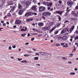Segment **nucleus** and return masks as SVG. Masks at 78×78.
<instances>
[{
	"instance_id": "69168bd1",
	"label": "nucleus",
	"mask_w": 78,
	"mask_h": 78,
	"mask_svg": "<svg viewBox=\"0 0 78 78\" xmlns=\"http://www.w3.org/2000/svg\"><path fill=\"white\" fill-rule=\"evenodd\" d=\"M70 37H71V38H74V36H71Z\"/></svg>"
},
{
	"instance_id": "5fc2aeb1",
	"label": "nucleus",
	"mask_w": 78,
	"mask_h": 78,
	"mask_svg": "<svg viewBox=\"0 0 78 78\" xmlns=\"http://www.w3.org/2000/svg\"><path fill=\"white\" fill-rule=\"evenodd\" d=\"M21 36L22 37H25V35H24V34H21Z\"/></svg>"
},
{
	"instance_id": "49530a36",
	"label": "nucleus",
	"mask_w": 78,
	"mask_h": 78,
	"mask_svg": "<svg viewBox=\"0 0 78 78\" xmlns=\"http://www.w3.org/2000/svg\"><path fill=\"white\" fill-rule=\"evenodd\" d=\"M62 59H63V60H64V59H66H66H67V58H65V57H62Z\"/></svg>"
},
{
	"instance_id": "ea45409f",
	"label": "nucleus",
	"mask_w": 78,
	"mask_h": 78,
	"mask_svg": "<svg viewBox=\"0 0 78 78\" xmlns=\"http://www.w3.org/2000/svg\"><path fill=\"white\" fill-rule=\"evenodd\" d=\"M2 2L3 3H5V2H6V0H2Z\"/></svg>"
},
{
	"instance_id": "6e6552de",
	"label": "nucleus",
	"mask_w": 78,
	"mask_h": 78,
	"mask_svg": "<svg viewBox=\"0 0 78 78\" xmlns=\"http://www.w3.org/2000/svg\"><path fill=\"white\" fill-rule=\"evenodd\" d=\"M24 12V10H22V9H20L18 13L20 15H22V14L23 13V12Z\"/></svg>"
},
{
	"instance_id": "39448f33",
	"label": "nucleus",
	"mask_w": 78,
	"mask_h": 78,
	"mask_svg": "<svg viewBox=\"0 0 78 78\" xmlns=\"http://www.w3.org/2000/svg\"><path fill=\"white\" fill-rule=\"evenodd\" d=\"M62 13H63V11L61 10L58 11L54 12V14H60V15H62Z\"/></svg>"
},
{
	"instance_id": "79ce46f5",
	"label": "nucleus",
	"mask_w": 78,
	"mask_h": 78,
	"mask_svg": "<svg viewBox=\"0 0 78 78\" xmlns=\"http://www.w3.org/2000/svg\"><path fill=\"white\" fill-rule=\"evenodd\" d=\"M70 20H75V18H74L70 17L69 18Z\"/></svg>"
},
{
	"instance_id": "4468645a",
	"label": "nucleus",
	"mask_w": 78,
	"mask_h": 78,
	"mask_svg": "<svg viewBox=\"0 0 78 78\" xmlns=\"http://www.w3.org/2000/svg\"><path fill=\"white\" fill-rule=\"evenodd\" d=\"M75 28V26H73L72 27L69 29V31L70 33H72V31L73 30V29Z\"/></svg>"
},
{
	"instance_id": "e433bc0d",
	"label": "nucleus",
	"mask_w": 78,
	"mask_h": 78,
	"mask_svg": "<svg viewBox=\"0 0 78 78\" xmlns=\"http://www.w3.org/2000/svg\"><path fill=\"white\" fill-rule=\"evenodd\" d=\"M38 57H35L34 58V60H38Z\"/></svg>"
},
{
	"instance_id": "13d9d810",
	"label": "nucleus",
	"mask_w": 78,
	"mask_h": 78,
	"mask_svg": "<svg viewBox=\"0 0 78 78\" xmlns=\"http://www.w3.org/2000/svg\"><path fill=\"white\" fill-rule=\"evenodd\" d=\"M34 40V38H32L31 39V41H33Z\"/></svg>"
},
{
	"instance_id": "603ef678",
	"label": "nucleus",
	"mask_w": 78,
	"mask_h": 78,
	"mask_svg": "<svg viewBox=\"0 0 78 78\" xmlns=\"http://www.w3.org/2000/svg\"><path fill=\"white\" fill-rule=\"evenodd\" d=\"M12 47L13 48H15L16 47V45H13L12 46Z\"/></svg>"
},
{
	"instance_id": "a19ab883",
	"label": "nucleus",
	"mask_w": 78,
	"mask_h": 78,
	"mask_svg": "<svg viewBox=\"0 0 78 78\" xmlns=\"http://www.w3.org/2000/svg\"><path fill=\"white\" fill-rule=\"evenodd\" d=\"M65 44V43H62L60 44V45H61V46H64V45Z\"/></svg>"
},
{
	"instance_id": "423d86ee",
	"label": "nucleus",
	"mask_w": 78,
	"mask_h": 78,
	"mask_svg": "<svg viewBox=\"0 0 78 78\" xmlns=\"http://www.w3.org/2000/svg\"><path fill=\"white\" fill-rule=\"evenodd\" d=\"M39 11H40V12H42L45 9V8L42 6H41L39 7Z\"/></svg>"
},
{
	"instance_id": "7ed1b4c3",
	"label": "nucleus",
	"mask_w": 78,
	"mask_h": 78,
	"mask_svg": "<svg viewBox=\"0 0 78 78\" xmlns=\"http://www.w3.org/2000/svg\"><path fill=\"white\" fill-rule=\"evenodd\" d=\"M67 5L69 6V8H72V6L73 5V2L71 1H68L67 2Z\"/></svg>"
},
{
	"instance_id": "ddd939ff",
	"label": "nucleus",
	"mask_w": 78,
	"mask_h": 78,
	"mask_svg": "<svg viewBox=\"0 0 78 78\" xmlns=\"http://www.w3.org/2000/svg\"><path fill=\"white\" fill-rule=\"evenodd\" d=\"M38 25L39 27H43L44 25V23H38Z\"/></svg>"
},
{
	"instance_id": "2eb2a0df",
	"label": "nucleus",
	"mask_w": 78,
	"mask_h": 78,
	"mask_svg": "<svg viewBox=\"0 0 78 78\" xmlns=\"http://www.w3.org/2000/svg\"><path fill=\"white\" fill-rule=\"evenodd\" d=\"M56 28V25H55V27H54L52 28L51 29L49 30V33H51V32H52V31H53V30H54Z\"/></svg>"
},
{
	"instance_id": "1a4fd4ad",
	"label": "nucleus",
	"mask_w": 78,
	"mask_h": 78,
	"mask_svg": "<svg viewBox=\"0 0 78 78\" xmlns=\"http://www.w3.org/2000/svg\"><path fill=\"white\" fill-rule=\"evenodd\" d=\"M14 3V1H9L7 2V5L9 6V5H12V4Z\"/></svg>"
},
{
	"instance_id": "864d4df0",
	"label": "nucleus",
	"mask_w": 78,
	"mask_h": 78,
	"mask_svg": "<svg viewBox=\"0 0 78 78\" xmlns=\"http://www.w3.org/2000/svg\"><path fill=\"white\" fill-rule=\"evenodd\" d=\"M23 61H24L23 63H27V60H23Z\"/></svg>"
},
{
	"instance_id": "bb28decb",
	"label": "nucleus",
	"mask_w": 78,
	"mask_h": 78,
	"mask_svg": "<svg viewBox=\"0 0 78 78\" xmlns=\"http://www.w3.org/2000/svg\"><path fill=\"white\" fill-rule=\"evenodd\" d=\"M7 16L9 17H12V15H11V14L9 13L7 14Z\"/></svg>"
},
{
	"instance_id": "9d476101",
	"label": "nucleus",
	"mask_w": 78,
	"mask_h": 78,
	"mask_svg": "<svg viewBox=\"0 0 78 78\" xmlns=\"http://www.w3.org/2000/svg\"><path fill=\"white\" fill-rule=\"evenodd\" d=\"M37 6L35 5H33L32 7V10H33L34 11H37V9L36 7Z\"/></svg>"
},
{
	"instance_id": "052dcab7",
	"label": "nucleus",
	"mask_w": 78,
	"mask_h": 78,
	"mask_svg": "<svg viewBox=\"0 0 78 78\" xmlns=\"http://www.w3.org/2000/svg\"><path fill=\"white\" fill-rule=\"evenodd\" d=\"M18 60H19V61H21V60H22V58H18Z\"/></svg>"
},
{
	"instance_id": "0e129e2a",
	"label": "nucleus",
	"mask_w": 78,
	"mask_h": 78,
	"mask_svg": "<svg viewBox=\"0 0 78 78\" xmlns=\"http://www.w3.org/2000/svg\"><path fill=\"white\" fill-rule=\"evenodd\" d=\"M70 11V9L69 10H66V11H67V12H69V11Z\"/></svg>"
},
{
	"instance_id": "f03ea898",
	"label": "nucleus",
	"mask_w": 78,
	"mask_h": 78,
	"mask_svg": "<svg viewBox=\"0 0 78 78\" xmlns=\"http://www.w3.org/2000/svg\"><path fill=\"white\" fill-rule=\"evenodd\" d=\"M43 16H42V18L43 20H45L46 18L45 17H47L51 15V13L48 12H46L42 13Z\"/></svg>"
},
{
	"instance_id": "c9c22d12",
	"label": "nucleus",
	"mask_w": 78,
	"mask_h": 78,
	"mask_svg": "<svg viewBox=\"0 0 78 78\" xmlns=\"http://www.w3.org/2000/svg\"><path fill=\"white\" fill-rule=\"evenodd\" d=\"M76 39H78V36H76V37H74V40H76Z\"/></svg>"
},
{
	"instance_id": "6ab92c4d",
	"label": "nucleus",
	"mask_w": 78,
	"mask_h": 78,
	"mask_svg": "<svg viewBox=\"0 0 78 78\" xmlns=\"http://www.w3.org/2000/svg\"><path fill=\"white\" fill-rule=\"evenodd\" d=\"M25 29H21V31H27V27H25Z\"/></svg>"
},
{
	"instance_id": "4d7b16f0",
	"label": "nucleus",
	"mask_w": 78,
	"mask_h": 78,
	"mask_svg": "<svg viewBox=\"0 0 78 78\" xmlns=\"http://www.w3.org/2000/svg\"><path fill=\"white\" fill-rule=\"evenodd\" d=\"M76 33V34H78V30H76L75 31Z\"/></svg>"
},
{
	"instance_id": "9b49d317",
	"label": "nucleus",
	"mask_w": 78,
	"mask_h": 78,
	"mask_svg": "<svg viewBox=\"0 0 78 78\" xmlns=\"http://www.w3.org/2000/svg\"><path fill=\"white\" fill-rule=\"evenodd\" d=\"M31 3V2L29 1H27L26 2V4L27 7H28L29 5H30V4Z\"/></svg>"
},
{
	"instance_id": "f8f14e48",
	"label": "nucleus",
	"mask_w": 78,
	"mask_h": 78,
	"mask_svg": "<svg viewBox=\"0 0 78 78\" xmlns=\"http://www.w3.org/2000/svg\"><path fill=\"white\" fill-rule=\"evenodd\" d=\"M48 28H49L48 27H43L42 29L43 31H47V30H49Z\"/></svg>"
},
{
	"instance_id": "473e14b6",
	"label": "nucleus",
	"mask_w": 78,
	"mask_h": 78,
	"mask_svg": "<svg viewBox=\"0 0 78 78\" xmlns=\"http://www.w3.org/2000/svg\"><path fill=\"white\" fill-rule=\"evenodd\" d=\"M0 6L1 8H3V7L4 6V4H3V3L1 5H0Z\"/></svg>"
},
{
	"instance_id": "6e6d98bb",
	"label": "nucleus",
	"mask_w": 78,
	"mask_h": 78,
	"mask_svg": "<svg viewBox=\"0 0 78 78\" xmlns=\"http://www.w3.org/2000/svg\"><path fill=\"white\" fill-rule=\"evenodd\" d=\"M6 23H4L3 24V26H5V27H6Z\"/></svg>"
},
{
	"instance_id": "4c0bfd02",
	"label": "nucleus",
	"mask_w": 78,
	"mask_h": 78,
	"mask_svg": "<svg viewBox=\"0 0 78 78\" xmlns=\"http://www.w3.org/2000/svg\"><path fill=\"white\" fill-rule=\"evenodd\" d=\"M35 55L36 56H37H37H40V55H39V54L37 52H36V53H35Z\"/></svg>"
},
{
	"instance_id": "7c9ffc66",
	"label": "nucleus",
	"mask_w": 78,
	"mask_h": 78,
	"mask_svg": "<svg viewBox=\"0 0 78 78\" xmlns=\"http://www.w3.org/2000/svg\"><path fill=\"white\" fill-rule=\"evenodd\" d=\"M75 73H70V75H75Z\"/></svg>"
},
{
	"instance_id": "bf43d9fd",
	"label": "nucleus",
	"mask_w": 78,
	"mask_h": 78,
	"mask_svg": "<svg viewBox=\"0 0 78 78\" xmlns=\"http://www.w3.org/2000/svg\"><path fill=\"white\" fill-rule=\"evenodd\" d=\"M75 45H76L77 46V47H78V43H75Z\"/></svg>"
},
{
	"instance_id": "b1692460",
	"label": "nucleus",
	"mask_w": 78,
	"mask_h": 78,
	"mask_svg": "<svg viewBox=\"0 0 78 78\" xmlns=\"http://www.w3.org/2000/svg\"><path fill=\"white\" fill-rule=\"evenodd\" d=\"M69 15V12H66L65 13V16H67Z\"/></svg>"
},
{
	"instance_id": "0eeeda50",
	"label": "nucleus",
	"mask_w": 78,
	"mask_h": 78,
	"mask_svg": "<svg viewBox=\"0 0 78 78\" xmlns=\"http://www.w3.org/2000/svg\"><path fill=\"white\" fill-rule=\"evenodd\" d=\"M21 22H22V21L19 20H16V21H15V23L17 25H19V24H20Z\"/></svg>"
},
{
	"instance_id": "a878e982",
	"label": "nucleus",
	"mask_w": 78,
	"mask_h": 78,
	"mask_svg": "<svg viewBox=\"0 0 78 78\" xmlns=\"http://www.w3.org/2000/svg\"><path fill=\"white\" fill-rule=\"evenodd\" d=\"M66 32V30L65 29L63 30H62V31L61 32V34H63V33H64Z\"/></svg>"
},
{
	"instance_id": "393cba45",
	"label": "nucleus",
	"mask_w": 78,
	"mask_h": 78,
	"mask_svg": "<svg viewBox=\"0 0 78 78\" xmlns=\"http://www.w3.org/2000/svg\"><path fill=\"white\" fill-rule=\"evenodd\" d=\"M57 17H58L59 21H61V16L59 15H57Z\"/></svg>"
},
{
	"instance_id": "a211bd4d",
	"label": "nucleus",
	"mask_w": 78,
	"mask_h": 78,
	"mask_svg": "<svg viewBox=\"0 0 78 78\" xmlns=\"http://www.w3.org/2000/svg\"><path fill=\"white\" fill-rule=\"evenodd\" d=\"M15 8H16V6L15 5H14L13 6V7H12V8L11 9V11H12V12H13L14 11Z\"/></svg>"
},
{
	"instance_id": "774afa93",
	"label": "nucleus",
	"mask_w": 78,
	"mask_h": 78,
	"mask_svg": "<svg viewBox=\"0 0 78 78\" xmlns=\"http://www.w3.org/2000/svg\"><path fill=\"white\" fill-rule=\"evenodd\" d=\"M25 45H28L29 44V43L27 42L25 44Z\"/></svg>"
},
{
	"instance_id": "f257e3e1",
	"label": "nucleus",
	"mask_w": 78,
	"mask_h": 78,
	"mask_svg": "<svg viewBox=\"0 0 78 78\" xmlns=\"http://www.w3.org/2000/svg\"><path fill=\"white\" fill-rule=\"evenodd\" d=\"M33 15L36 16L37 15V13H34L32 12H26L25 15L23 16V17H28L30 16H33Z\"/></svg>"
},
{
	"instance_id": "72a5a7b5",
	"label": "nucleus",
	"mask_w": 78,
	"mask_h": 78,
	"mask_svg": "<svg viewBox=\"0 0 78 78\" xmlns=\"http://www.w3.org/2000/svg\"><path fill=\"white\" fill-rule=\"evenodd\" d=\"M62 2L61 0L58 1V3L60 4V5H62Z\"/></svg>"
},
{
	"instance_id": "680f3d73",
	"label": "nucleus",
	"mask_w": 78,
	"mask_h": 78,
	"mask_svg": "<svg viewBox=\"0 0 78 78\" xmlns=\"http://www.w3.org/2000/svg\"><path fill=\"white\" fill-rule=\"evenodd\" d=\"M53 8H52L51 9H50V11H53Z\"/></svg>"
},
{
	"instance_id": "cd10ccee",
	"label": "nucleus",
	"mask_w": 78,
	"mask_h": 78,
	"mask_svg": "<svg viewBox=\"0 0 78 78\" xmlns=\"http://www.w3.org/2000/svg\"><path fill=\"white\" fill-rule=\"evenodd\" d=\"M73 14L74 16H75L76 17H78V15H77V14H76V13L75 12L73 13Z\"/></svg>"
},
{
	"instance_id": "a18cd8bd",
	"label": "nucleus",
	"mask_w": 78,
	"mask_h": 78,
	"mask_svg": "<svg viewBox=\"0 0 78 78\" xmlns=\"http://www.w3.org/2000/svg\"><path fill=\"white\" fill-rule=\"evenodd\" d=\"M7 18H8V16L6 15L5 17H4V19H6Z\"/></svg>"
},
{
	"instance_id": "37998d69",
	"label": "nucleus",
	"mask_w": 78,
	"mask_h": 78,
	"mask_svg": "<svg viewBox=\"0 0 78 78\" xmlns=\"http://www.w3.org/2000/svg\"><path fill=\"white\" fill-rule=\"evenodd\" d=\"M67 22H68L69 23V21H68V20H66V21H65L64 23H67Z\"/></svg>"
},
{
	"instance_id": "2f4dec72",
	"label": "nucleus",
	"mask_w": 78,
	"mask_h": 78,
	"mask_svg": "<svg viewBox=\"0 0 78 78\" xmlns=\"http://www.w3.org/2000/svg\"><path fill=\"white\" fill-rule=\"evenodd\" d=\"M54 25V22H52L50 23V25L51 26H53Z\"/></svg>"
},
{
	"instance_id": "412c9836",
	"label": "nucleus",
	"mask_w": 78,
	"mask_h": 78,
	"mask_svg": "<svg viewBox=\"0 0 78 78\" xmlns=\"http://www.w3.org/2000/svg\"><path fill=\"white\" fill-rule=\"evenodd\" d=\"M18 8L19 9H22V5L20 3H19L18 5Z\"/></svg>"
},
{
	"instance_id": "5701e85b",
	"label": "nucleus",
	"mask_w": 78,
	"mask_h": 78,
	"mask_svg": "<svg viewBox=\"0 0 78 78\" xmlns=\"http://www.w3.org/2000/svg\"><path fill=\"white\" fill-rule=\"evenodd\" d=\"M59 32V30H57L55 31L54 34H57Z\"/></svg>"
},
{
	"instance_id": "3c124183",
	"label": "nucleus",
	"mask_w": 78,
	"mask_h": 78,
	"mask_svg": "<svg viewBox=\"0 0 78 78\" xmlns=\"http://www.w3.org/2000/svg\"><path fill=\"white\" fill-rule=\"evenodd\" d=\"M9 50H11L12 49V47H11V46H10L9 47Z\"/></svg>"
},
{
	"instance_id": "e2e57ef3",
	"label": "nucleus",
	"mask_w": 78,
	"mask_h": 78,
	"mask_svg": "<svg viewBox=\"0 0 78 78\" xmlns=\"http://www.w3.org/2000/svg\"><path fill=\"white\" fill-rule=\"evenodd\" d=\"M69 55H70V56H71V57L73 56V54H70Z\"/></svg>"
},
{
	"instance_id": "20e7f679",
	"label": "nucleus",
	"mask_w": 78,
	"mask_h": 78,
	"mask_svg": "<svg viewBox=\"0 0 78 78\" xmlns=\"http://www.w3.org/2000/svg\"><path fill=\"white\" fill-rule=\"evenodd\" d=\"M48 10H50L51 9V7L53 6V3L51 2H48Z\"/></svg>"
},
{
	"instance_id": "dca6fc26",
	"label": "nucleus",
	"mask_w": 78,
	"mask_h": 78,
	"mask_svg": "<svg viewBox=\"0 0 78 78\" xmlns=\"http://www.w3.org/2000/svg\"><path fill=\"white\" fill-rule=\"evenodd\" d=\"M62 47L63 48H67L68 47V44H67L65 43V44L63 46H62Z\"/></svg>"
},
{
	"instance_id": "8fccbe9b",
	"label": "nucleus",
	"mask_w": 78,
	"mask_h": 78,
	"mask_svg": "<svg viewBox=\"0 0 78 78\" xmlns=\"http://www.w3.org/2000/svg\"><path fill=\"white\" fill-rule=\"evenodd\" d=\"M65 29L66 31H69V29L68 28H66Z\"/></svg>"
},
{
	"instance_id": "4be33fe9",
	"label": "nucleus",
	"mask_w": 78,
	"mask_h": 78,
	"mask_svg": "<svg viewBox=\"0 0 78 78\" xmlns=\"http://www.w3.org/2000/svg\"><path fill=\"white\" fill-rule=\"evenodd\" d=\"M48 2H43V5H45L46 6H48Z\"/></svg>"
},
{
	"instance_id": "f3484780",
	"label": "nucleus",
	"mask_w": 78,
	"mask_h": 78,
	"mask_svg": "<svg viewBox=\"0 0 78 78\" xmlns=\"http://www.w3.org/2000/svg\"><path fill=\"white\" fill-rule=\"evenodd\" d=\"M67 36L64 35V36H63L62 39L63 41H64V40H66V39H67Z\"/></svg>"
},
{
	"instance_id": "f704fd0d",
	"label": "nucleus",
	"mask_w": 78,
	"mask_h": 78,
	"mask_svg": "<svg viewBox=\"0 0 78 78\" xmlns=\"http://www.w3.org/2000/svg\"><path fill=\"white\" fill-rule=\"evenodd\" d=\"M44 52H39V53H40V54L41 55H44Z\"/></svg>"
},
{
	"instance_id": "de8ad7c7",
	"label": "nucleus",
	"mask_w": 78,
	"mask_h": 78,
	"mask_svg": "<svg viewBox=\"0 0 78 78\" xmlns=\"http://www.w3.org/2000/svg\"><path fill=\"white\" fill-rule=\"evenodd\" d=\"M56 46H60V44L59 43H57L56 44Z\"/></svg>"
},
{
	"instance_id": "338daca9",
	"label": "nucleus",
	"mask_w": 78,
	"mask_h": 78,
	"mask_svg": "<svg viewBox=\"0 0 78 78\" xmlns=\"http://www.w3.org/2000/svg\"><path fill=\"white\" fill-rule=\"evenodd\" d=\"M1 23H4V21H1Z\"/></svg>"
},
{
	"instance_id": "58836bf2",
	"label": "nucleus",
	"mask_w": 78,
	"mask_h": 78,
	"mask_svg": "<svg viewBox=\"0 0 78 78\" xmlns=\"http://www.w3.org/2000/svg\"><path fill=\"white\" fill-rule=\"evenodd\" d=\"M47 53L45 52H44L43 53V56H46Z\"/></svg>"
},
{
	"instance_id": "aec40b11",
	"label": "nucleus",
	"mask_w": 78,
	"mask_h": 78,
	"mask_svg": "<svg viewBox=\"0 0 78 78\" xmlns=\"http://www.w3.org/2000/svg\"><path fill=\"white\" fill-rule=\"evenodd\" d=\"M26 20H27V22H29V21H32L33 20V18H31L28 19Z\"/></svg>"
},
{
	"instance_id": "c85d7f7f",
	"label": "nucleus",
	"mask_w": 78,
	"mask_h": 78,
	"mask_svg": "<svg viewBox=\"0 0 78 78\" xmlns=\"http://www.w3.org/2000/svg\"><path fill=\"white\" fill-rule=\"evenodd\" d=\"M62 36H58V39H59V40H60V39H62Z\"/></svg>"
},
{
	"instance_id": "c756f323",
	"label": "nucleus",
	"mask_w": 78,
	"mask_h": 78,
	"mask_svg": "<svg viewBox=\"0 0 78 78\" xmlns=\"http://www.w3.org/2000/svg\"><path fill=\"white\" fill-rule=\"evenodd\" d=\"M61 23H58L56 25V27H59L60 26Z\"/></svg>"
},
{
	"instance_id": "09e8293b",
	"label": "nucleus",
	"mask_w": 78,
	"mask_h": 78,
	"mask_svg": "<svg viewBox=\"0 0 78 78\" xmlns=\"http://www.w3.org/2000/svg\"><path fill=\"white\" fill-rule=\"evenodd\" d=\"M75 9H78V5H77L75 8Z\"/></svg>"
},
{
	"instance_id": "c03bdc74",
	"label": "nucleus",
	"mask_w": 78,
	"mask_h": 78,
	"mask_svg": "<svg viewBox=\"0 0 78 78\" xmlns=\"http://www.w3.org/2000/svg\"><path fill=\"white\" fill-rule=\"evenodd\" d=\"M24 56H30V55H27V54H25L24 55Z\"/></svg>"
}]
</instances>
